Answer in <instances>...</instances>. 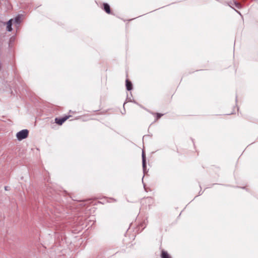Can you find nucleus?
<instances>
[{"label": "nucleus", "mask_w": 258, "mask_h": 258, "mask_svg": "<svg viewBox=\"0 0 258 258\" xmlns=\"http://www.w3.org/2000/svg\"><path fill=\"white\" fill-rule=\"evenodd\" d=\"M234 7L237 9H240L241 8V5L240 3L235 1L234 4Z\"/></svg>", "instance_id": "obj_11"}, {"label": "nucleus", "mask_w": 258, "mask_h": 258, "mask_svg": "<svg viewBox=\"0 0 258 258\" xmlns=\"http://www.w3.org/2000/svg\"><path fill=\"white\" fill-rule=\"evenodd\" d=\"M70 117H71V115L65 116L61 118H56L55 121L57 124L61 125L66 120L69 118Z\"/></svg>", "instance_id": "obj_2"}, {"label": "nucleus", "mask_w": 258, "mask_h": 258, "mask_svg": "<svg viewBox=\"0 0 258 258\" xmlns=\"http://www.w3.org/2000/svg\"><path fill=\"white\" fill-rule=\"evenodd\" d=\"M8 188H9V187H8V186H5V190H8Z\"/></svg>", "instance_id": "obj_12"}, {"label": "nucleus", "mask_w": 258, "mask_h": 258, "mask_svg": "<svg viewBox=\"0 0 258 258\" xmlns=\"http://www.w3.org/2000/svg\"><path fill=\"white\" fill-rule=\"evenodd\" d=\"M29 132L27 130L25 129L21 130L17 133L16 137L18 140L21 141L26 139L28 136Z\"/></svg>", "instance_id": "obj_1"}, {"label": "nucleus", "mask_w": 258, "mask_h": 258, "mask_svg": "<svg viewBox=\"0 0 258 258\" xmlns=\"http://www.w3.org/2000/svg\"><path fill=\"white\" fill-rule=\"evenodd\" d=\"M103 9L107 13V14L110 13V6L107 3H104L103 5Z\"/></svg>", "instance_id": "obj_7"}, {"label": "nucleus", "mask_w": 258, "mask_h": 258, "mask_svg": "<svg viewBox=\"0 0 258 258\" xmlns=\"http://www.w3.org/2000/svg\"><path fill=\"white\" fill-rule=\"evenodd\" d=\"M152 114L156 115V117L155 121H157L159 118H160L163 115V114H161V113H152Z\"/></svg>", "instance_id": "obj_10"}, {"label": "nucleus", "mask_w": 258, "mask_h": 258, "mask_svg": "<svg viewBox=\"0 0 258 258\" xmlns=\"http://www.w3.org/2000/svg\"><path fill=\"white\" fill-rule=\"evenodd\" d=\"M13 19H11L7 23V30L9 32H11L12 30V26L13 24Z\"/></svg>", "instance_id": "obj_5"}, {"label": "nucleus", "mask_w": 258, "mask_h": 258, "mask_svg": "<svg viewBox=\"0 0 258 258\" xmlns=\"http://www.w3.org/2000/svg\"><path fill=\"white\" fill-rule=\"evenodd\" d=\"M125 86H126V89L128 90V91H131V90H132L133 89V85H132V82L129 81L128 79H126V81H125Z\"/></svg>", "instance_id": "obj_6"}, {"label": "nucleus", "mask_w": 258, "mask_h": 258, "mask_svg": "<svg viewBox=\"0 0 258 258\" xmlns=\"http://www.w3.org/2000/svg\"><path fill=\"white\" fill-rule=\"evenodd\" d=\"M235 2V0H232V1H228V2H226L225 3V4L226 5H228V6H229L230 8L233 9L238 14H239L240 16H241V14L240 13V12H239L238 11L235 10L234 9V8L233 7L234 6Z\"/></svg>", "instance_id": "obj_4"}, {"label": "nucleus", "mask_w": 258, "mask_h": 258, "mask_svg": "<svg viewBox=\"0 0 258 258\" xmlns=\"http://www.w3.org/2000/svg\"><path fill=\"white\" fill-rule=\"evenodd\" d=\"M162 258H171L169 254L165 251L162 250L161 252Z\"/></svg>", "instance_id": "obj_9"}, {"label": "nucleus", "mask_w": 258, "mask_h": 258, "mask_svg": "<svg viewBox=\"0 0 258 258\" xmlns=\"http://www.w3.org/2000/svg\"><path fill=\"white\" fill-rule=\"evenodd\" d=\"M142 165H143V171L144 173L145 174L146 173V156L145 154L143 151L142 152Z\"/></svg>", "instance_id": "obj_3"}, {"label": "nucleus", "mask_w": 258, "mask_h": 258, "mask_svg": "<svg viewBox=\"0 0 258 258\" xmlns=\"http://www.w3.org/2000/svg\"><path fill=\"white\" fill-rule=\"evenodd\" d=\"M13 21H14V23H15V24L16 25H17V26H18L19 25V24H20L21 23V17L20 16H18L17 17H16L14 20H13Z\"/></svg>", "instance_id": "obj_8"}]
</instances>
